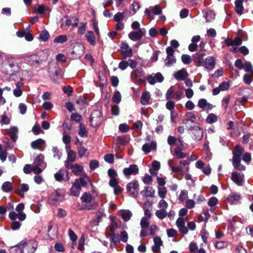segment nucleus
Wrapping results in <instances>:
<instances>
[{"label": "nucleus", "instance_id": "37998d69", "mask_svg": "<svg viewBox=\"0 0 253 253\" xmlns=\"http://www.w3.org/2000/svg\"><path fill=\"white\" fill-rule=\"evenodd\" d=\"M29 186L26 184H23L20 186L19 189L17 190V193L21 196H24V193L28 191Z\"/></svg>", "mask_w": 253, "mask_h": 253}, {"label": "nucleus", "instance_id": "f3484780", "mask_svg": "<svg viewBox=\"0 0 253 253\" xmlns=\"http://www.w3.org/2000/svg\"><path fill=\"white\" fill-rule=\"evenodd\" d=\"M122 50H121V54L124 58L126 59L127 57H130L132 55V49L129 47L127 43H124L121 45Z\"/></svg>", "mask_w": 253, "mask_h": 253}, {"label": "nucleus", "instance_id": "7c9ffc66", "mask_svg": "<svg viewBox=\"0 0 253 253\" xmlns=\"http://www.w3.org/2000/svg\"><path fill=\"white\" fill-rule=\"evenodd\" d=\"M85 38L87 41L91 44L94 45L95 44V37L93 32L91 31L87 32L85 35Z\"/></svg>", "mask_w": 253, "mask_h": 253}, {"label": "nucleus", "instance_id": "aec40b11", "mask_svg": "<svg viewBox=\"0 0 253 253\" xmlns=\"http://www.w3.org/2000/svg\"><path fill=\"white\" fill-rule=\"evenodd\" d=\"M173 76L177 80L184 81L187 78L188 73L186 69L183 68L174 73Z\"/></svg>", "mask_w": 253, "mask_h": 253}, {"label": "nucleus", "instance_id": "cd10ccee", "mask_svg": "<svg viewBox=\"0 0 253 253\" xmlns=\"http://www.w3.org/2000/svg\"><path fill=\"white\" fill-rule=\"evenodd\" d=\"M66 168L69 169H72L73 173L77 176L79 175L80 172H81L83 170V167L78 164H76L75 165L72 164L71 167Z\"/></svg>", "mask_w": 253, "mask_h": 253}, {"label": "nucleus", "instance_id": "864d4df0", "mask_svg": "<svg viewBox=\"0 0 253 253\" xmlns=\"http://www.w3.org/2000/svg\"><path fill=\"white\" fill-rule=\"evenodd\" d=\"M49 38V34L47 31L43 30L42 31L40 35V39L43 42H46Z\"/></svg>", "mask_w": 253, "mask_h": 253}, {"label": "nucleus", "instance_id": "39448f33", "mask_svg": "<svg viewBox=\"0 0 253 253\" xmlns=\"http://www.w3.org/2000/svg\"><path fill=\"white\" fill-rule=\"evenodd\" d=\"M101 113L98 110L93 111L90 115V122L92 126H97L102 122Z\"/></svg>", "mask_w": 253, "mask_h": 253}, {"label": "nucleus", "instance_id": "4468645a", "mask_svg": "<svg viewBox=\"0 0 253 253\" xmlns=\"http://www.w3.org/2000/svg\"><path fill=\"white\" fill-rule=\"evenodd\" d=\"M231 179L238 186H241L244 180V175L243 173L233 171L231 174Z\"/></svg>", "mask_w": 253, "mask_h": 253}, {"label": "nucleus", "instance_id": "6e6d98bb", "mask_svg": "<svg viewBox=\"0 0 253 253\" xmlns=\"http://www.w3.org/2000/svg\"><path fill=\"white\" fill-rule=\"evenodd\" d=\"M121 100V95L119 91H116L114 92V94L112 98V101L114 103H119Z\"/></svg>", "mask_w": 253, "mask_h": 253}, {"label": "nucleus", "instance_id": "603ef678", "mask_svg": "<svg viewBox=\"0 0 253 253\" xmlns=\"http://www.w3.org/2000/svg\"><path fill=\"white\" fill-rule=\"evenodd\" d=\"M86 23L81 22L80 23V26L78 28V33L79 35H84L86 31Z\"/></svg>", "mask_w": 253, "mask_h": 253}, {"label": "nucleus", "instance_id": "423d86ee", "mask_svg": "<svg viewBox=\"0 0 253 253\" xmlns=\"http://www.w3.org/2000/svg\"><path fill=\"white\" fill-rule=\"evenodd\" d=\"M174 49L170 46L166 48L167 57L166 58L165 65L168 67L172 66L176 62V58L173 55Z\"/></svg>", "mask_w": 253, "mask_h": 253}, {"label": "nucleus", "instance_id": "8fccbe9b", "mask_svg": "<svg viewBox=\"0 0 253 253\" xmlns=\"http://www.w3.org/2000/svg\"><path fill=\"white\" fill-rule=\"evenodd\" d=\"M205 18L207 22H211L215 18V14L211 10H209L206 12Z\"/></svg>", "mask_w": 253, "mask_h": 253}, {"label": "nucleus", "instance_id": "0e129e2a", "mask_svg": "<svg viewBox=\"0 0 253 253\" xmlns=\"http://www.w3.org/2000/svg\"><path fill=\"white\" fill-rule=\"evenodd\" d=\"M43 161L44 156L41 154L36 157L34 161V164L41 166L42 164L43 163Z\"/></svg>", "mask_w": 253, "mask_h": 253}, {"label": "nucleus", "instance_id": "de8ad7c7", "mask_svg": "<svg viewBox=\"0 0 253 253\" xmlns=\"http://www.w3.org/2000/svg\"><path fill=\"white\" fill-rule=\"evenodd\" d=\"M217 121V116L213 113L210 114L206 119V122L209 124L214 123L216 122Z\"/></svg>", "mask_w": 253, "mask_h": 253}, {"label": "nucleus", "instance_id": "774afa93", "mask_svg": "<svg viewBox=\"0 0 253 253\" xmlns=\"http://www.w3.org/2000/svg\"><path fill=\"white\" fill-rule=\"evenodd\" d=\"M78 155L80 157H82L85 155L86 152H87V149L83 146H80L78 148Z\"/></svg>", "mask_w": 253, "mask_h": 253}, {"label": "nucleus", "instance_id": "a18cd8bd", "mask_svg": "<svg viewBox=\"0 0 253 253\" xmlns=\"http://www.w3.org/2000/svg\"><path fill=\"white\" fill-rule=\"evenodd\" d=\"M126 12H118L114 15V20L116 22H119L123 19L126 16Z\"/></svg>", "mask_w": 253, "mask_h": 253}, {"label": "nucleus", "instance_id": "6ab92c4d", "mask_svg": "<svg viewBox=\"0 0 253 253\" xmlns=\"http://www.w3.org/2000/svg\"><path fill=\"white\" fill-rule=\"evenodd\" d=\"M109 185L114 188V193L115 195H119L121 193L122 189L118 184L116 178H111L109 181Z\"/></svg>", "mask_w": 253, "mask_h": 253}, {"label": "nucleus", "instance_id": "052dcab7", "mask_svg": "<svg viewBox=\"0 0 253 253\" xmlns=\"http://www.w3.org/2000/svg\"><path fill=\"white\" fill-rule=\"evenodd\" d=\"M111 242L113 243L115 245H117L120 243L119 236L115 233H112Z\"/></svg>", "mask_w": 253, "mask_h": 253}, {"label": "nucleus", "instance_id": "b1692460", "mask_svg": "<svg viewBox=\"0 0 253 253\" xmlns=\"http://www.w3.org/2000/svg\"><path fill=\"white\" fill-rule=\"evenodd\" d=\"M90 181V178L87 175H85L83 177H81L76 179L74 183L79 186L81 188L82 187H85L87 185V183Z\"/></svg>", "mask_w": 253, "mask_h": 253}, {"label": "nucleus", "instance_id": "72a5a7b5", "mask_svg": "<svg viewBox=\"0 0 253 253\" xmlns=\"http://www.w3.org/2000/svg\"><path fill=\"white\" fill-rule=\"evenodd\" d=\"M44 141L42 139H38L35 141H33L31 146L32 148L34 149L41 150L42 145L43 144Z\"/></svg>", "mask_w": 253, "mask_h": 253}, {"label": "nucleus", "instance_id": "a211bd4d", "mask_svg": "<svg viewBox=\"0 0 253 253\" xmlns=\"http://www.w3.org/2000/svg\"><path fill=\"white\" fill-rule=\"evenodd\" d=\"M244 153V149L240 146H236L233 151V159L232 161H236L241 160V156Z\"/></svg>", "mask_w": 253, "mask_h": 253}, {"label": "nucleus", "instance_id": "20e7f679", "mask_svg": "<svg viewBox=\"0 0 253 253\" xmlns=\"http://www.w3.org/2000/svg\"><path fill=\"white\" fill-rule=\"evenodd\" d=\"M64 197V192L61 190L54 191L49 196V202L51 204L55 205L61 202Z\"/></svg>", "mask_w": 253, "mask_h": 253}, {"label": "nucleus", "instance_id": "4c0bfd02", "mask_svg": "<svg viewBox=\"0 0 253 253\" xmlns=\"http://www.w3.org/2000/svg\"><path fill=\"white\" fill-rule=\"evenodd\" d=\"M8 65L11 68V71L13 73L18 72L20 70L19 65L17 62L9 61Z\"/></svg>", "mask_w": 253, "mask_h": 253}, {"label": "nucleus", "instance_id": "1a4fd4ad", "mask_svg": "<svg viewBox=\"0 0 253 253\" xmlns=\"http://www.w3.org/2000/svg\"><path fill=\"white\" fill-rule=\"evenodd\" d=\"M139 184L137 181H132L127 185V190L130 195L136 197L138 194Z\"/></svg>", "mask_w": 253, "mask_h": 253}, {"label": "nucleus", "instance_id": "c85d7f7f", "mask_svg": "<svg viewBox=\"0 0 253 253\" xmlns=\"http://www.w3.org/2000/svg\"><path fill=\"white\" fill-rule=\"evenodd\" d=\"M241 198L240 195L235 192H232L228 196L227 200L231 204H234L238 202Z\"/></svg>", "mask_w": 253, "mask_h": 253}, {"label": "nucleus", "instance_id": "5fc2aeb1", "mask_svg": "<svg viewBox=\"0 0 253 253\" xmlns=\"http://www.w3.org/2000/svg\"><path fill=\"white\" fill-rule=\"evenodd\" d=\"M1 188L4 192H9L12 188L11 183L9 181L4 182L2 185Z\"/></svg>", "mask_w": 253, "mask_h": 253}, {"label": "nucleus", "instance_id": "412c9836", "mask_svg": "<svg viewBox=\"0 0 253 253\" xmlns=\"http://www.w3.org/2000/svg\"><path fill=\"white\" fill-rule=\"evenodd\" d=\"M157 148V143L155 142H146L142 147V151L145 154L149 153L152 150H155Z\"/></svg>", "mask_w": 253, "mask_h": 253}, {"label": "nucleus", "instance_id": "dca6fc26", "mask_svg": "<svg viewBox=\"0 0 253 253\" xmlns=\"http://www.w3.org/2000/svg\"><path fill=\"white\" fill-rule=\"evenodd\" d=\"M76 160V152L73 150H69L67 151V159L65 162L66 167H71V165Z\"/></svg>", "mask_w": 253, "mask_h": 253}, {"label": "nucleus", "instance_id": "9d476101", "mask_svg": "<svg viewBox=\"0 0 253 253\" xmlns=\"http://www.w3.org/2000/svg\"><path fill=\"white\" fill-rule=\"evenodd\" d=\"M146 30L144 28H139L137 31L131 32L128 34L129 38L133 41L141 39L145 34Z\"/></svg>", "mask_w": 253, "mask_h": 253}, {"label": "nucleus", "instance_id": "a878e982", "mask_svg": "<svg viewBox=\"0 0 253 253\" xmlns=\"http://www.w3.org/2000/svg\"><path fill=\"white\" fill-rule=\"evenodd\" d=\"M153 240L154 245L152 247V250L154 252H158L160 251V247L163 245V241L159 237H155Z\"/></svg>", "mask_w": 253, "mask_h": 253}, {"label": "nucleus", "instance_id": "69168bd1", "mask_svg": "<svg viewBox=\"0 0 253 253\" xmlns=\"http://www.w3.org/2000/svg\"><path fill=\"white\" fill-rule=\"evenodd\" d=\"M52 152L53 153V157L59 160L62 156V153L56 147L52 148Z\"/></svg>", "mask_w": 253, "mask_h": 253}, {"label": "nucleus", "instance_id": "f257e3e1", "mask_svg": "<svg viewBox=\"0 0 253 253\" xmlns=\"http://www.w3.org/2000/svg\"><path fill=\"white\" fill-rule=\"evenodd\" d=\"M48 57L47 51L43 50L27 56L25 60L30 66L38 67L43 61L47 60Z\"/></svg>", "mask_w": 253, "mask_h": 253}, {"label": "nucleus", "instance_id": "79ce46f5", "mask_svg": "<svg viewBox=\"0 0 253 253\" xmlns=\"http://www.w3.org/2000/svg\"><path fill=\"white\" fill-rule=\"evenodd\" d=\"M174 153L177 159H182L186 157V154L182 151L179 146L174 149Z\"/></svg>", "mask_w": 253, "mask_h": 253}, {"label": "nucleus", "instance_id": "f704fd0d", "mask_svg": "<svg viewBox=\"0 0 253 253\" xmlns=\"http://www.w3.org/2000/svg\"><path fill=\"white\" fill-rule=\"evenodd\" d=\"M18 132V128L16 126H13L9 128L8 130L10 138L12 139L13 142H15L17 136V134Z\"/></svg>", "mask_w": 253, "mask_h": 253}, {"label": "nucleus", "instance_id": "5701e85b", "mask_svg": "<svg viewBox=\"0 0 253 253\" xmlns=\"http://www.w3.org/2000/svg\"><path fill=\"white\" fill-rule=\"evenodd\" d=\"M141 194L145 197H153L155 191L152 187H145L144 189L141 191Z\"/></svg>", "mask_w": 253, "mask_h": 253}, {"label": "nucleus", "instance_id": "4be33fe9", "mask_svg": "<svg viewBox=\"0 0 253 253\" xmlns=\"http://www.w3.org/2000/svg\"><path fill=\"white\" fill-rule=\"evenodd\" d=\"M196 118V115L193 112H188L186 113L185 118L183 120L182 123L185 125L188 124L189 122H190L191 124H194Z\"/></svg>", "mask_w": 253, "mask_h": 253}, {"label": "nucleus", "instance_id": "338daca9", "mask_svg": "<svg viewBox=\"0 0 253 253\" xmlns=\"http://www.w3.org/2000/svg\"><path fill=\"white\" fill-rule=\"evenodd\" d=\"M129 65V63L128 61H122L119 63L118 67L120 69L122 70H126Z\"/></svg>", "mask_w": 253, "mask_h": 253}, {"label": "nucleus", "instance_id": "4d7b16f0", "mask_svg": "<svg viewBox=\"0 0 253 253\" xmlns=\"http://www.w3.org/2000/svg\"><path fill=\"white\" fill-rule=\"evenodd\" d=\"M188 197V192L185 190H181L178 197V200L181 202H183Z\"/></svg>", "mask_w": 253, "mask_h": 253}, {"label": "nucleus", "instance_id": "49530a36", "mask_svg": "<svg viewBox=\"0 0 253 253\" xmlns=\"http://www.w3.org/2000/svg\"><path fill=\"white\" fill-rule=\"evenodd\" d=\"M83 202L85 203H90L92 200V197L89 193H84L81 197Z\"/></svg>", "mask_w": 253, "mask_h": 253}, {"label": "nucleus", "instance_id": "09e8293b", "mask_svg": "<svg viewBox=\"0 0 253 253\" xmlns=\"http://www.w3.org/2000/svg\"><path fill=\"white\" fill-rule=\"evenodd\" d=\"M243 69L245 72H248L253 74V68L251 63L249 61H246L243 65Z\"/></svg>", "mask_w": 253, "mask_h": 253}, {"label": "nucleus", "instance_id": "13d9d810", "mask_svg": "<svg viewBox=\"0 0 253 253\" xmlns=\"http://www.w3.org/2000/svg\"><path fill=\"white\" fill-rule=\"evenodd\" d=\"M79 134L82 137H85L87 135V131L83 124L80 125Z\"/></svg>", "mask_w": 253, "mask_h": 253}, {"label": "nucleus", "instance_id": "f8f14e48", "mask_svg": "<svg viewBox=\"0 0 253 253\" xmlns=\"http://www.w3.org/2000/svg\"><path fill=\"white\" fill-rule=\"evenodd\" d=\"M54 178L58 181H68L70 179L69 172L63 169H60L54 174Z\"/></svg>", "mask_w": 253, "mask_h": 253}, {"label": "nucleus", "instance_id": "c9c22d12", "mask_svg": "<svg viewBox=\"0 0 253 253\" xmlns=\"http://www.w3.org/2000/svg\"><path fill=\"white\" fill-rule=\"evenodd\" d=\"M150 98V93L148 91L144 92L141 97V103L142 105H146L148 104L149 100Z\"/></svg>", "mask_w": 253, "mask_h": 253}, {"label": "nucleus", "instance_id": "58836bf2", "mask_svg": "<svg viewBox=\"0 0 253 253\" xmlns=\"http://www.w3.org/2000/svg\"><path fill=\"white\" fill-rule=\"evenodd\" d=\"M158 194L161 198H165L167 194V188L165 186L158 187Z\"/></svg>", "mask_w": 253, "mask_h": 253}, {"label": "nucleus", "instance_id": "473e14b6", "mask_svg": "<svg viewBox=\"0 0 253 253\" xmlns=\"http://www.w3.org/2000/svg\"><path fill=\"white\" fill-rule=\"evenodd\" d=\"M235 11L239 15L243 13L244 7L243 6L242 1L241 0H236L235 1Z\"/></svg>", "mask_w": 253, "mask_h": 253}, {"label": "nucleus", "instance_id": "393cba45", "mask_svg": "<svg viewBox=\"0 0 253 253\" xmlns=\"http://www.w3.org/2000/svg\"><path fill=\"white\" fill-rule=\"evenodd\" d=\"M215 59L212 56H209L206 58L205 61V66L206 69L211 70L215 66Z\"/></svg>", "mask_w": 253, "mask_h": 253}, {"label": "nucleus", "instance_id": "0eeeda50", "mask_svg": "<svg viewBox=\"0 0 253 253\" xmlns=\"http://www.w3.org/2000/svg\"><path fill=\"white\" fill-rule=\"evenodd\" d=\"M132 79L136 83L140 84L144 82L145 77L141 69H136L133 70L131 74Z\"/></svg>", "mask_w": 253, "mask_h": 253}, {"label": "nucleus", "instance_id": "bb28decb", "mask_svg": "<svg viewBox=\"0 0 253 253\" xmlns=\"http://www.w3.org/2000/svg\"><path fill=\"white\" fill-rule=\"evenodd\" d=\"M119 215L125 221H128L131 217L132 214L129 210H123L119 211Z\"/></svg>", "mask_w": 253, "mask_h": 253}, {"label": "nucleus", "instance_id": "bf43d9fd", "mask_svg": "<svg viewBox=\"0 0 253 253\" xmlns=\"http://www.w3.org/2000/svg\"><path fill=\"white\" fill-rule=\"evenodd\" d=\"M149 218L146 217H143L141 218L140 221V225L142 228H146L148 227L149 222L148 221Z\"/></svg>", "mask_w": 253, "mask_h": 253}, {"label": "nucleus", "instance_id": "9b49d317", "mask_svg": "<svg viewBox=\"0 0 253 253\" xmlns=\"http://www.w3.org/2000/svg\"><path fill=\"white\" fill-rule=\"evenodd\" d=\"M138 171V167L135 164L131 165L128 168H125L123 170V173L127 178H129L131 175H136Z\"/></svg>", "mask_w": 253, "mask_h": 253}, {"label": "nucleus", "instance_id": "2f4dec72", "mask_svg": "<svg viewBox=\"0 0 253 253\" xmlns=\"http://www.w3.org/2000/svg\"><path fill=\"white\" fill-rule=\"evenodd\" d=\"M140 7V6L139 2L134 1L129 7L130 14L134 15L139 9Z\"/></svg>", "mask_w": 253, "mask_h": 253}, {"label": "nucleus", "instance_id": "680f3d73", "mask_svg": "<svg viewBox=\"0 0 253 253\" xmlns=\"http://www.w3.org/2000/svg\"><path fill=\"white\" fill-rule=\"evenodd\" d=\"M228 246V243L224 241H219L216 243L214 245L215 247L218 249L224 248Z\"/></svg>", "mask_w": 253, "mask_h": 253}, {"label": "nucleus", "instance_id": "c756f323", "mask_svg": "<svg viewBox=\"0 0 253 253\" xmlns=\"http://www.w3.org/2000/svg\"><path fill=\"white\" fill-rule=\"evenodd\" d=\"M198 106L204 110H209L212 108V105L208 103L205 99H201L198 101Z\"/></svg>", "mask_w": 253, "mask_h": 253}, {"label": "nucleus", "instance_id": "c03bdc74", "mask_svg": "<svg viewBox=\"0 0 253 253\" xmlns=\"http://www.w3.org/2000/svg\"><path fill=\"white\" fill-rule=\"evenodd\" d=\"M168 214L167 211H166V210L164 209H160L159 210H157L156 211V216L161 219H163L165 218Z\"/></svg>", "mask_w": 253, "mask_h": 253}, {"label": "nucleus", "instance_id": "e433bc0d", "mask_svg": "<svg viewBox=\"0 0 253 253\" xmlns=\"http://www.w3.org/2000/svg\"><path fill=\"white\" fill-rule=\"evenodd\" d=\"M81 188L78 185L76 184L75 183L73 184L71 188V193L74 196H78L80 194Z\"/></svg>", "mask_w": 253, "mask_h": 253}, {"label": "nucleus", "instance_id": "2eb2a0df", "mask_svg": "<svg viewBox=\"0 0 253 253\" xmlns=\"http://www.w3.org/2000/svg\"><path fill=\"white\" fill-rule=\"evenodd\" d=\"M190 129L192 131L193 135V137L197 140H201L203 136V131L201 128L198 126H194L190 127Z\"/></svg>", "mask_w": 253, "mask_h": 253}, {"label": "nucleus", "instance_id": "ddd939ff", "mask_svg": "<svg viewBox=\"0 0 253 253\" xmlns=\"http://www.w3.org/2000/svg\"><path fill=\"white\" fill-rule=\"evenodd\" d=\"M145 13L147 15L149 18H152L154 15H159L162 13V9L160 8L158 5H156L154 7H150L148 8H146Z\"/></svg>", "mask_w": 253, "mask_h": 253}, {"label": "nucleus", "instance_id": "7ed1b4c3", "mask_svg": "<svg viewBox=\"0 0 253 253\" xmlns=\"http://www.w3.org/2000/svg\"><path fill=\"white\" fill-rule=\"evenodd\" d=\"M24 208L25 206L24 204H19L15 208V210L17 212V213L14 211L10 212L8 215L9 218L11 220H14L18 218L19 220L24 221L26 218V214L23 212Z\"/></svg>", "mask_w": 253, "mask_h": 253}, {"label": "nucleus", "instance_id": "a19ab883", "mask_svg": "<svg viewBox=\"0 0 253 253\" xmlns=\"http://www.w3.org/2000/svg\"><path fill=\"white\" fill-rule=\"evenodd\" d=\"M232 164L235 168L239 170L243 171L246 169L245 166L241 164V160L232 161Z\"/></svg>", "mask_w": 253, "mask_h": 253}, {"label": "nucleus", "instance_id": "3c124183", "mask_svg": "<svg viewBox=\"0 0 253 253\" xmlns=\"http://www.w3.org/2000/svg\"><path fill=\"white\" fill-rule=\"evenodd\" d=\"M67 37L66 35H59L56 37L53 41L54 43H63L67 41Z\"/></svg>", "mask_w": 253, "mask_h": 253}, {"label": "nucleus", "instance_id": "e2e57ef3", "mask_svg": "<svg viewBox=\"0 0 253 253\" xmlns=\"http://www.w3.org/2000/svg\"><path fill=\"white\" fill-rule=\"evenodd\" d=\"M181 60L183 63L185 64H189L192 61L191 56L187 54L182 55L181 56Z\"/></svg>", "mask_w": 253, "mask_h": 253}, {"label": "nucleus", "instance_id": "f03ea898", "mask_svg": "<svg viewBox=\"0 0 253 253\" xmlns=\"http://www.w3.org/2000/svg\"><path fill=\"white\" fill-rule=\"evenodd\" d=\"M38 244L33 240H24L20 242L17 246L21 253H34L37 249Z\"/></svg>", "mask_w": 253, "mask_h": 253}, {"label": "nucleus", "instance_id": "ea45409f", "mask_svg": "<svg viewBox=\"0 0 253 253\" xmlns=\"http://www.w3.org/2000/svg\"><path fill=\"white\" fill-rule=\"evenodd\" d=\"M232 164L235 168L239 170L243 171L246 169L245 166L241 164V160L232 161Z\"/></svg>", "mask_w": 253, "mask_h": 253}, {"label": "nucleus", "instance_id": "6e6552de", "mask_svg": "<svg viewBox=\"0 0 253 253\" xmlns=\"http://www.w3.org/2000/svg\"><path fill=\"white\" fill-rule=\"evenodd\" d=\"M182 92L180 91L175 92L174 86H171L167 90L166 93V98L167 100H170L172 99H180L181 97Z\"/></svg>", "mask_w": 253, "mask_h": 253}]
</instances>
